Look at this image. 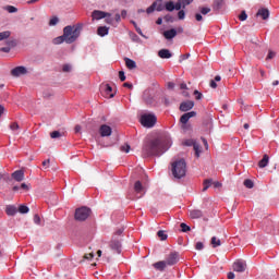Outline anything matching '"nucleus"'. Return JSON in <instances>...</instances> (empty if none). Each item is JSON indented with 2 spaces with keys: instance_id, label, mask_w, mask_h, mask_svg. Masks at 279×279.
<instances>
[{
  "instance_id": "f8f14e48",
  "label": "nucleus",
  "mask_w": 279,
  "mask_h": 279,
  "mask_svg": "<svg viewBox=\"0 0 279 279\" xmlns=\"http://www.w3.org/2000/svg\"><path fill=\"white\" fill-rule=\"evenodd\" d=\"M109 246L113 252H117V254H121V241L117 239V236H113L112 240L109 243Z\"/></svg>"
},
{
  "instance_id": "e433bc0d",
  "label": "nucleus",
  "mask_w": 279,
  "mask_h": 279,
  "mask_svg": "<svg viewBox=\"0 0 279 279\" xmlns=\"http://www.w3.org/2000/svg\"><path fill=\"white\" fill-rule=\"evenodd\" d=\"M130 145L129 144H124L120 147V150L123 151L124 154H130Z\"/></svg>"
},
{
  "instance_id": "412c9836",
  "label": "nucleus",
  "mask_w": 279,
  "mask_h": 279,
  "mask_svg": "<svg viewBox=\"0 0 279 279\" xmlns=\"http://www.w3.org/2000/svg\"><path fill=\"white\" fill-rule=\"evenodd\" d=\"M109 32H110V27L108 26H99L97 28V34L98 36H101V37L108 36Z\"/></svg>"
},
{
  "instance_id": "c85d7f7f",
  "label": "nucleus",
  "mask_w": 279,
  "mask_h": 279,
  "mask_svg": "<svg viewBox=\"0 0 279 279\" xmlns=\"http://www.w3.org/2000/svg\"><path fill=\"white\" fill-rule=\"evenodd\" d=\"M166 10H168V12H173V10H175V3H173V1L171 0L167 1Z\"/></svg>"
},
{
  "instance_id": "bb28decb",
  "label": "nucleus",
  "mask_w": 279,
  "mask_h": 279,
  "mask_svg": "<svg viewBox=\"0 0 279 279\" xmlns=\"http://www.w3.org/2000/svg\"><path fill=\"white\" fill-rule=\"evenodd\" d=\"M10 36H12V33L10 31L0 32V41L8 40Z\"/></svg>"
},
{
  "instance_id": "473e14b6",
  "label": "nucleus",
  "mask_w": 279,
  "mask_h": 279,
  "mask_svg": "<svg viewBox=\"0 0 279 279\" xmlns=\"http://www.w3.org/2000/svg\"><path fill=\"white\" fill-rule=\"evenodd\" d=\"M244 186H245L246 189H254V181H253V180H250V179H246V180L244 181Z\"/></svg>"
},
{
  "instance_id": "052dcab7",
  "label": "nucleus",
  "mask_w": 279,
  "mask_h": 279,
  "mask_svg": "<svg viewBox=\"0 0 279 279\" xmlns=\"http://www.w3.org/2000/svg\"><path fill=\"white\" fill-rule=\"evenodd\" d=\"M211 184L215 186V189H220L221 186V183L219 181H215V182L211 181Z\"/></svg>"
},
{
  "instance_id": "a211bd4d",
  "label": "nucleus",
  "mask_w": 279,
  "mask_h": 279,
  "mask_svg": "<svg viewBox=\"0 0 279 279\" xmlns=\"http://www.w3.org/2000/svg\"><path fill=\"white\" fill-rule=\"evenodd\" d=\"M158 56L159 58H161L162 60H169V58H172V53L169 49H161L158 51Z\"/></svg>"
},
{
  "instance_id": "f257e3e1",
  "label": "nucleus",
  "mask_w": 279,
  "mask_h": 279,
  "mask_svg": "<svg viewBox=\"0 0 279 279\" xmlns=\"http://www.w3.org/2000/svg\"><path fill=\"white\" fill-rule=\"evenodd\" d=\"M172 142L171 137H167L166 140H151L147 142L143 147V156H160V154H165L169 147H171Z\"/></svg>"
},
{
  "instance_id": "de8ad7c7",
  "label": "nucleus",
  "mask_w": 279,
  "mask_h": 279,
  "mask_svg": "<svg viewBox=\"0 0 279 279\" xmlns=\"http://www.w3.org/2000/svg\"><path fill=\"white\" fill-rule=\"evenodd\" d=\"M239 19L241 21H247V13L245 11H242V13L239 15Z\"/></svg>"
},
{
  "instance_id": "b1692460",
  "label": "nucleus",
  "mask_w": 279,
  "mask_h": 279,
  "mask_svg": "<svg viewBox=\"0 0 279 279\" xmlns=\"http://www.w3.org/2000/svg\"><path fill=\"white\" fill-rule=\"evenodd\" d=\"M124 62H125L126 66L130 69V71L136 69V61H134L130 58H125Z\"/></svg>"
},
{
  "instance_id": "864d4df0",
  "label": "nucleus",
  "mask_w": 279,
  "mask_h": 279,
  "mask_svg": "<svg viewBox=\"0 0 279 279\" xmlns=\"http://www.w3.org/2000/svg\"><path fill=\"white\" fill-rule=\"evenodd\" d=\"M119 77H120L121 82H125V72L120 71L119 72Z\"/></svg>"
},
{
  "instance_id": "2eb2a0df",
  "label": "nucleus",
  "mask_w": 279,
  "mask_h": 279,
  "mask_svg": "<svg viewBox=\"0 0 279 279\" xmlns=\"http://www.w3.org/2000/svg\"><path fill=\"white\" fill-rule=\"evenodd\" d=\"M180 260V255L178 253H171L166 260L167 265H175Z\"/></svg>"
},
{
  "instance_id": "9b49d317",
  "label": "nucleus",
  "mask_w": 279,
  "mask_h": 279,
  "mask_svg": "<svg viewBox=\"0 0 279 279\" xmlns=\"http://www.w3.org/2000/svg\"><path fill=\"white\" fill-rule=\"evenodd\" d=\"M106 16H110V13L106 11H99V10H94L92 12L93 21H101V19H106Z\"/></svg>"
},
{
  "instance_id": "20e7f679",
  "label": "nucleus",
  "mask_w": 279,
  "mask_h": 279,
  "mask_svg": "<svg viewBox=\"0 0 279 279\" xmlns=\"http://www.w3.org/2000/svg\"><path fill=\"white\" fill-rule=\"evenodd\" d=\"M141 124L144 128H154V125H156V116L154 113H143L141 116Z\"/></svg>"
},
{
  "instance_id": "72a5a7b5",
  "label": "nucleus",
  "mask_w": 279,
  "mask_h": 279,
  "mask_svg": "<svg viewBox=\"0 0 279 279\" xmlns=\"http://www.w3.org/2000/svg\"><path fill=\"white\" fill-rule=\"evenodd\" d=\"M199 12H201V14H203V16H206V14H209L210 8H208V7H201L199 8Z\"/></svg>"
},
{
  "instance_id": "cd10ccee",
  "label": "nucleus",
  "mask_w": 279,
  "mask_h": 279,
  "mask_svg": "<svg viewBox=\"0 0 279 279\" xmlns=\"http://www.w3.org/2000/svg\"><path fill=\"white\" fill-rule=\"evenodd\" d=\"M221 245V240L217 236L211 238V246L213 247H220Z\"/></svg>"
},
{
  "instance_id": "7ed1b4c3",
  "label": "nucleus",
  "mask_w": 279,
  "mask_h": 279,
  "mask_svg": "<svg viewBox=\"0 0 279 279\" xmlns=\"http://www.w3.org/2000/svg\"><path fill=\"white\" fill-rule=\"evenodd\" d=\"M171 172L177 180L184 178V175H186V161L179 159L172 162Z\"/></svg>"
},
{
  "instance_id": "393cba45",
  "label": "nucleus",
  "mask_w": 279,
  "mask_h": 279,
  "mask_svg": "<svg viewBox=\"0 0 279 279\" xmlns=\"http://www.w3.org/2000/svg\"><path fill=\"white\" fill-rule=\"evenodd\" d=\"M167 265V262H157L153 265V267H155L158 271H165Z\"/></svg>"
},
{
  "instance_id": "0e129e2a",
  "label": "nucleus",
  "mask_w": 279,
  "mask_h": 279,
  "mask_svg": "<svg viewBox=\"0 0 279 279\" xmlns=\"http://www.w3.org/2000/svg\"><path fill=\"white\" fill-rule=\"evenodd\" d=\"M121 234H123V228L118 229L114 236H121Z\"/></svg>"
},
{
  "instance_id": "5fc2aeb1",
  "label": "nucleus",
  "mask_w": 279,
  "mask_h": 279,
  "mask_svg": "<svg viewBox=\"0 0 279 279\" xmlns=\"http://www.w3.org/2000/svg\"><path fill=\"white\" fill-rule=\"evenodd\" d=\"M195 247H196V250L202 251V250H204V243L197 242Z\"/></svg>"
},
{
  "instance_id": "13d9d810",
  "label": "nucleus",
  "mask_w": 279,
  "mask_h": 279,
  "mask_svg": "<svg viewBox=\"0 0 279 279\" xmlns=\"http://www.w3.org/2000/svg\"><path fill=\"white\" fill-rule=\"evenodd\" d=\"M181 3H183V8L185 5H191V3H193V0H181Z\"/></svg>"
},
{
  "instance_id": "bf43d9fd",
  "label": "nucleus",
  "mask_w": 279,
  "mask_h": 279,
  "mask_svg": "<svg viewBox=\"0 0 279 279\" xmlns=\"http://www.w3.org/2000/svg\"><path fill=\"white\" fill-rule=\"evenodd\" d=\"M155 10H157V12H162V10H165V7H162V3H159L156 5Z\"/></svg>"
},
{
  "instance_id": "c03bdc74",
  "label": "nucleus",
  "mask_w": 279,
  "mask_h": 279,
  "mask_svg": "<svg viewBox=\"0 0 279 279\" xmlns=\"http://www.w3.org/2000/svg\"><path fill=\"white\" fill-rule=\"evenodd\" d=\"M185 16H186V13L184 12V10L179 11L178 17L180 19V21H184Z\"/></svg>"
},
{
  "instance_id": "2f4dec72",
  "label": "nucleus",
  "mask_w": 279,
  "mask_h": 279,
  "mask_svg": "<svg viewBox=\"0 0 279 279\" xmlns=\"http://www.w3.org/2000/svg\"><path fill=\"white\" fill-rule=\"evenodd\" d=\"M19 213H21V215H27V213H29V207H27L25 205H21L19 207Z\"/></svg>"
},
{
  "instance_id": "4d7b16f0",
  "label": "nucleus",
  "mask_w": 279,
  "mask_h": 279,
  "mask_svg": "<svg viewBox=\"0 0 279 279\" xmlns=\"http://www.w3.org/2000/svg\"><path fill=\"white\" fill-rule=\"evenodd\" d=\"M195 20L198 21V22L204 21V17L202 16V13H196L195 14Z\"/></svg>"
},
{
  "instance_id": "6e6d98bb",
  "label": "nucleus",
  "mask_w": 279,
  "mask_h": 279,
  "mask_svg": "<svg viewBox=\"0 0 279 279\" xmlns=\"http://www.w3.org/2000/svg\"><path fill=\"white\" fill-rule=\"evenodd\" d=\"M194 95L197 100L202 99V97H203V95H202V93H199V90H194Z\"/></svg>"
},
{
  "instance_id": "c756f323",
  "label": "nucleus",
  "mask_w": 279,
  "mask_h": 279,
  "mask_svg": "<svg viewBox=\"0 0 279 279\" xmlns=\"http://www.w3.org/2000/svg\"><path fill=\"white\" fill-rule=\"evenodd\" d=\"M105 23H107V25H114V19L112 17V13H109V15L105 16Z\"/></svg>"
},
{
  "instance_id": "f704fd0d",
  "label": "nucleus",
  "mask_w": 279,
  "mask_h": 279,
  "mask_svg": "<svg viewBox=\"0 0 279 279\" xmlns=\"http://www.w3.org/2000/svg\"><path fill=\"white\" fill-rule=\"evenodd\" d=\"M157 5L158 2H154L150 7H148L146 10L147 14H151V12H155Z\"/></svg>"
},
{
  "instance_id": "39448f33",
  "label": "nucleus",
  "mask_w": 279,
  "mask_h": 279,
  "mask_svg": "<svg viewBox=\"0 0 279 279\" xmlns=\"http://www.w3.org/2000/svg\"><path fill=\"white\" fill-rule=\"evenodd\" d=\"M89 217H90V208L88 207H80L75 211L76 221H86V219Z\"/></svg>"
},
{
  "instance_id": "603ef678",
  "label": "nucleus",
  "mask_w": 279,
  "mask_h": 279,
  "mask_svg": "<svg viewBox=\"0 0 279 279\" xmlns=\"http://www.w3.org/2000/svg\"><path fill=\"white\" fill-rule=\"evenodd\" d=\"M84 258H85L86 260H92V258H95V255H94L93 253L85 254V255H84Z\"/></svg>"
},
{
  "instance_id": "6e6552de",
  "label": "nucleus",
  "mask_w": 279,
  "mask_h": 279,
  "mask_svg": "<svg viewBox=\"0 0 279 279\" xmlns=\"http://www.w3.org/2000/svg\"><path fill=\"white\" fill-rule=\"evenodd\" d=\"M29 70L26 66L20 65L11 70V75L13 77H22V75H27Z\"/></svg>"
},
{
  "instance_id": "4c0bfd02",
  "label": "nucleus",
  "mask_w": 279,
  "mask_h": 279,
  "mask_svg": "<svg viewBox=\"0 0 279 279\" xmlns=\"http://www.w3.org/2000/svg\"><path fill=\"white\" fill-rule=\"evenodd\" d=\"M158 236L160 239V241H167V233H165V231H158Z\"/></svg>"
},
{
  "instance_id": "3c124183",
  "label": "nucleus",
  "mask_w": 279,
  "mask_h": 279,
  "mask_svg": "<svg viewBox=\"0 0 279 279\" xmlns=\"http://www.w3.org/2000/svg\"><path fill=\"white\" fill-rule=\"evenodd\" d=\"M72 69H73V66H71L70 64L63 65L64 73H70V71H72Z\"/></svg>"
},
{
  "instance_id": "37998d69",
  "label": "nucleus",
  "mask_w": 279,
  "mask_h": 279,
  "mask_svg": "<svg viewBox=\"0 0 279 279\" xmlns=\"http://www.w3.org/2000/svg\"><path fill=\"white\" fill-rule=\"evenodd\" d=\"M12 132H14L15 134H19V124L17 123H12L10 125Z\"/></svg>"
},
{
  "instance_id": "f3484780",
  "label": "nucleus",
  "mask_w": 279,
  "mask_h": 279,
  "mask_svg": "<svg viewBox=\"0 0 279 279\" xmlns=\"http://www.w3.org/2000/svg\"><path fill=\"white\" fill-rule=\"evenodd\" d=\"M256 16H259L263 21H267L269 19V10L262 8L257 11Z\"/></svg>"
},
{
  "instance_id": "680f3d73",
  "label": "nucleus",
  "mask_w": 279,
  "mask_h": 279,
  "mask_svg": "<svg viewBox=\"0 0 279 279\" xmlns=\"http://www.w3.org/2000/svg\"><path fill=\"white\" fill-rule=\"evenodd\" d=\"M114 21H116V23H121V14L117 13L114 15Z\"/></svg>"
},
{
  "instance_id": "1a4fd4ad",
  "label": "nucleus",
  "mask_w": 279,
  "mask_h": 279,
  "mask_svg": "<svg viewBox=\"0 0 279 279\" xmlns=\"http://www.w3.org/2000/svg\"><path fill=\"white\" fill-rule=\"evenodd\" d=\"M247 269V263L243 259H239L233 263V271H236L238 274H243Z\"/></svg>"
},
{
  "instance_id": "a878e982",
  "label": "nucleus",
  "mask_w": 279,
  "mask_h": 279,
  "mask_svg": "<svg viewBox=\"0 0 279 279\" xmlns=\"http://www.w3.org/2000/svg\"><path fill=\"white\" fill-rule=\"evenodd\" d=\"M53 45H62V43H66V38L64 37V34L59 36V37H56L53 40H52Z\"/></svg>"
},
{
  "instance_id": "ea45409f",
  "label": "nucleus",
  "mask_w": 279,
  "mask_h": 279,
  "mask_svg": "<svg viewBox=\"0 0 279 279\" xmlns=\"http://www.w3.org/2000/svg\"><path fill=\"white\" fill-rule=\"evenodd\" d=\"M59 22H60V20H59L58 17H52V19H50V21H49V25H50V27H53V26H56V24L59 23Z\"/></svg>"
},
{
  "instance_id": "0eeeda50",
  "label": "nucleus",
  "mask_w": 279,
  "mask_h": 279,
  "mask_svg": "<svg viewBox=\"0 0 279 279\" xmlns=\"http://www.w3.org/2000/svg\"><path fill=\"white\" fill-rule=\"evenodd\" d=\"M196 114L197 113L195 111H190L181 117L180 121L182 123V130H187L189 128H191V125L186 123H189V120L193 119V117H196Z\"/></svg>"
},
{
  "instance_id": "7c9ffc66",
  "label": "nucleus",
  "mask_w": 279,
  "mask_h": 279,
  "mask_svg": "<svg viewBox=\"0 0 279 279\" xmlns=\"http://www.w3.org/2000/svg\"><path fill=\"white\" fill-rule=\"evenodd\" d=\"M210 186H213V180L210 179H207L204 181V187H203V191H208V189H210Z\"/></svg>"
},
{
  "instance_id": "69168bd1",
  "label": "nucleus",
  "mask_w": 279,
  "mask_h": 279,
  "mask_svg": "<svg viewBox=\"0 0 279 279\" xmlns=\"http://www.w3.org/2000/svg\"><path fill=\"white\" fill-rule=\"evenodd\" d=\"M49 159H47V160H45L44 162H43V167H45V169H49Z\"/></svg>"
},
{
  "instance_id": "79ce46f5",
  "label": "nucleus",
  "mask_w": 279,
  "mask_h": 279,
  "mask_svg": "<svg viewBox=\"0 0 279 279\" xmlns=\"http://www.w3.org/2000/svg\"><path fill=\"white\" fill-rule=\"evenodd\" d=\"M51 138H60V136H62V133H60V131H54L52 133H50Z\"/></svg>"
},
{
  "instance_id": "49530a36",
  "label": "nucleus",
  "mask_w": 279,
  "mask_h": 279,
  "mask_svg": "<svg viewBox=\"0 0 279 279\" xmlns=\"http://www.w3.org/2000/svg\"><path fill=\"white\" fill-rule=\"evenodd\" d=\"M7 10L10 14H14V12H17V9L13 5L7 7Z\"/></svg>"
},
{
  "instance_id": "aec40b11",
  "label": "nucleus",
  "mask_w": 279,
  "mask_h": 279,
  "mask_svg": "<svg viewBox=\"0 0 279 279\" xmlns=\"http://www.w3.org/2000/svg\"><path fill=\"white\" fill-rule=\"evenodd\" d=\"M269 166V155H264L262 160L258 162L259 169H265V167Z\"/></svg>"
},
{
  "instance_id": "a19ab883",
  "label": "nucleus",
  "mask_w": 279,
  "mask_h": 279,
  "mask_svg": "<svg viewBox=\"0 0 279 279\" xmlns=\"http://www.w3.org/2000/svg\"><path fill=\"white\" fill-rule=\"evenodd\" d=\"M182 8H184V3L182 2V0H179V1L174 4V10H182Z\"/></svg>"
},
{
  "instance_id": "338daca9",
  "label": "nucleus",
  "mask_w": 279,
  "mask_h": 279,
  "mask_svg": "<svg viewBox=\"0 0 279 279\" xmlns=\"http://www.w3.org/2000/svg\"><path fill=\"white\" fill-rule=\"evenodd\" d=\"M168 88H170V90H173L175 88V83H168Z\"/></svg>"
},
{
  "instance_id": "4468645a",
  "label": "nucleus",
  "mask_w": 279,
  "mask_h": 279,
  "mask_svg": "<svg viewBox=\"0 0 279 279\" xmlns=\"http://www.w3.org/2000/svg\"><path fill=\"white\" fill-rule=\"evenodd\" d=\"M99 134L102 137L111 136L112 135V128L109 125L102 124L99 129Z\"/></svg>"
},
{
  "instance_id": "6ab92c4d",
  "label": "nucleus",
  "mask_w": 279,
  "mask_h": 279,
  "mask_svg": "<svg viewBox=\"0 0 279 279\" xmlns=\"http://www.w3.org/2000/svg\"><path fill=\"white\" fill-rule=\"evenodd\" d=\"M12 178H14L16 182H23V180H25V172H23V170H17L12 173Z\"/></svg>"
},
{
  "instance_id": "f03ea898",
  "label": "nucleus",
  "mask_w": 279,
  "mask_h": 279,
  "mask_svg": "<svg viewBox=\"0 0 279 279\" xmlns=\"http://www.w3.org/2000/svg\"><path fill=\"white\" fill-rule=\"evenodd\" d=\"M84 25L76 24V25H68L63 28V36L65 38L66 45H73L82 35V29Z\"/></svg>"
},
{
  "instance_id": "a18cd8bd",
  "label": "nucleus",
  "mask_w": 279,
  "mask_h": 279,
  "mask_svg": "<svg viewBox=\"0 0 279 279\" xmlns=\"http://www.w3.org/2000/svg\"><path fill=\"white\" fill-rule=\"evenodd\" d=\"M274 58H276V52H274L272 50H269L266 60H274Z\"/></svg>"
},
{
  "instance_id": "c9c22d12",
  "label": "nucleus",
  "mask_w": 279,
  "mask_h": 279,
  "mask_svg": "<svg viewBox=\"0 0 279 279\" xmlns=\"http://www.w3.org/2000/svg\"><path fill=\"white\" fill-rule=\"evenodd\" d=\"M7 47H10V49H14V47H16V41H15V39H9V40H7Z\"/></svg>"
},
{
  "instance_id": "dca6fc26",
  "label": "nucleus",
  "mask_w": 279,
  "mask_h": 279,
  "mask_svg": "<svg viewBox=\"0 0 279 279\" xmlns=\"http://www.w3.org/2000/svg\"><path fill=\"white\" fill-rule=\"evenodd\" d=\"M162 35L166 38V40H173V38L178 36V31H175L174 28H171L169 31L163 32Z\"/></svg>"
},
{
  "instance_id": "9d476101",
  "label": "nucleus",
  "mask_w": 279,
  "mask_h": 279,
  "mask_svg": "<svg viewBox=\"0 0 279 279\" xmlns=\"http://www.w3.org/2000/svg\"><path fill=\"white\" fill-rule=\"evenodd\" d=\"M147 189L145 185H143V182L136 181L134 184V193L137 195V197H143L145 195Z\"/></svg>"
},
{
  "instance_id": "ddd939ff",
  "label": "nucleus",
  "mask_w": 279,
  "mask_h": 279,
  "mask_svg": "<svg viewBox=\"0 0 279 279\" xmlns=\"http://www.w3.org/2000/svg\"><path fill=\"white\" fill-rule=\"evenodd\" d=\"M195 102L192 100H186L180 105L181 112H189V110H193Z\"/></svg>"
},
{
  "instance_id": "774afa93",
  "label": "nucleus",
  "mask_w": 279,
  "mask_h": 279,
  "mask_svg": "<svg viewBox=\"0 0 279 279\" xmlns=\"http://www.w3.org/2000/svg\"><path fill=\"white\" fill-rule=\"evenodd\" d=\"M228 278H229V279H234V278H235L234 272H229V274H228Z\"/></svg>"
},
{
  "instance_id": "58836bf2",
  "label": "nucleus",
  "mask_w": 279,
  "mask_h": 279,
  "mask_svg": "<svg viewBox=\"0 0 279 279\" xmlns=\"http://www.w3.org/2000/svg\"><path fill=\"white\" fill-rule=\"evenodd\" d=\"M181 230H182V232H191V227H189V225L182 222Z\"/></svg>"
},
{
  "instance_id": "8fccbe9b",
  "label": "nucleus",
  "mask_w": 279,
  "mask_h": 279,
  "mask_svg": "<svg viewBox=\"0 0 279 279\" xmlns=\"http://www.w3.org/2000/svg\"><path fill=\"white\" fill-rule=\"evenodd\" d=\"M0 51L2 53H10V51H12V49L10 47L5 46V47L0 48Z\"/></svg>"
},
{
  "instance_id": "09e8293b",
  "label": "nucleus",
  "mask_w": 279,
  "mask_h": 279,
  "mask_svg": "<svg viewBox=\"0 0 279 279\" xmlns=\"http://www.w3.org/2000/svg\"><path fill=\"white\" fill-rule=\"evenodd\" d=\"M34 223H36V226H40V223H41L40 216H38V215L34 216Z\"/></svg>"
},
{
  "instance_id": "423d86ee",
  "label": "nucleus",
  "mask_w": 279,
  "mask_h": 279,
  "mask_svg": "<svg viewBox=\"0 0 279 279\" xmlns=\"http://www.w3.org/2000/svg\"><path fill=\"white\" fill-rule=\"evenodd\" d=\"M183 145H185L186 147H193L196 158H199L202 154V147L199 146V144H197V142H195V140H185L183 142Z\"/></svg>"
},
{
  "instance_id": "4be33fe9",
  "label": "nucleus",
  "mask_w": 279,
  "mask_h": 279,
  "mask_svg": "<svg viewBox=\"0 0 279 279\" xmlns=\"http://www.w3.org/2000/svg\"><path fill=\"white\" fill-rule=\"evenodd\" d=\"M5 213H7V215H9L10 217H13V215H15L16 213H19V209L16 208V206L8 205V206L5 207Z\"/></svg>"
},
{
  "instance_id": "e2e57ef3",
  "label": "nucleus",
  "mask_w": 279,
  "mask_h": 279,
  "mask_svg": "<svg viewBox=\"0 0 279 279\" xmlns=\"http://www.w3.org/2000/svg\"><path fill=\"white\" fill-rule=\"evenodd\" d=\"M106 93L107 95H110V93H112V87L110 85H106Z\"/></svg>"
},
{
  "instance_id": "5701e85b",
  "label": "nucleus",
  "mask_w": 279,
  "mask_h": 279,
  "mask_svg": "<svg viewBox=\"0 0 279 279\" xmlns=\"http://www.w3.org/2000/svg\"><path fill=\"white\" fill-rule=\"evenodd\" d=\"M202 215H203L202 210H199V209H193L190 211L191 219H199V218H202Z\"/></svg>"
}]
</instances>
